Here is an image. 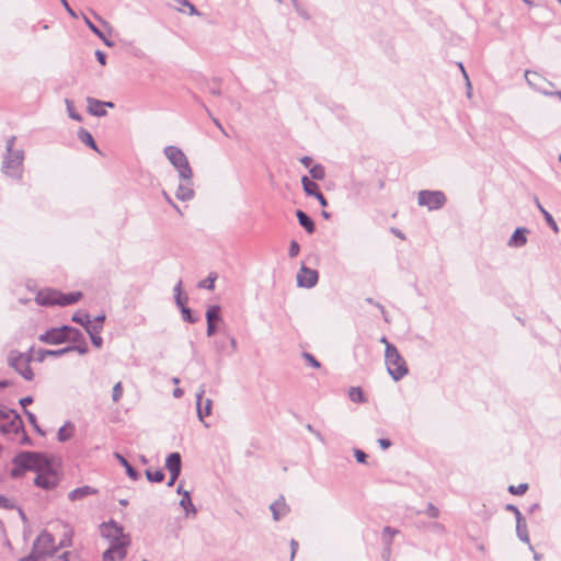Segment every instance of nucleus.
Returning a JSON list of instances; mask_svg holds the SVG:
<instances>
[{"mask_svg":"<svg viewBox=\"0 0 561 561\" xmlns=\"http://www.w3.org/2000/svg\"><path fill=\"white\" fill-rule=\"evenodd\" d=\"M73 425L68 422L58 430L57 437L59 442H67L72 436Z\"/></svg>","mask_w":561,"mask_h":561,"instance_id":"f704fd0d","label":"nucleus"},{"mask_svg":"<svg viewBox=\"0 0 561 561\" xmlns=\"http://www.w3.org/2000/svg\"><path fill=\"white\" fill-rule=\"evenodd\" d=\"M33 547L34 551L43 557L51 556L57 550L54 536L47 533L46 530L42 531L37 536L33 543Z\"/></svg>","mask_w":561,"mask_h":561,"instance_id":"6e6552de","label":"nucleus"},{"mask_svg":"<svg viewBox=\"0 0 561 561\" xmlns=\"http://www.w3.org/2000/svg\"><path fill=\"white\" fill-rule=\"evenodd\" d=\"M43 559H44V557L41 554H37L33 549L28 556H26L22 559V561H43Z\"/></svg>","mask_w":561,"mask_h":561,"instance_id":"4d7b16f0","label":"nucleus"},{"mask_svg":"<svg viewBox=\"0 0 561 561\" xmlns=\"http://www.w3.org/2000/svg\"><path fill=\"white\" fill-rule=\"evenodd\" d=\"M10 476L20 479L26 471L36 472L34 484L46 491L56 488L60 481L50 459L38 451H20L12 459Z\"/></svg>","mask_w":561,"mask_h":561,"instance_id":"f257e3e1","label":"nucleus"},{"mask_svg":"<svg viewBox=\"0 0 561 561\" xmlns=\"http://www.w3.org/2000/svg\"><path fill=\"white\" fill-rule=\"evenodd\" d=\"M318 279V272L305 265L301 266L297 274V284L299 287L312 288L317 285Z\"/></svg>","mask_w":561,"mask_h":561,"instance_id":"9d476101","label":"nucleus"},{"mask_svg":"<svg viewBox=\"0 0 561 561\" xmlns=\"http://www.w3.org/2000/svg\"><path fill=\"white\" fill-rule=\"evenodd\" d=\"M425 514L431 518H437L439 516V510L434 504L428 503Z\"/></svg>","mask_w":561,"mask_h":561,"instance_id":"603ef678","label":"nucleus"},{"mask_svg":"<svg viewBox=\"0 0 561 561\" xmlns=\"http://www.w3.org/2000/svg\"><path fill=\"white\" fill-rule=\"evenodd\" d=\"M85 332L90 335L92 344L100 348L103 345V339L100 335L102 332L101 324H91L88 325Z\"/></svg>","mask_w":561,"mask_h":561,"instance_id":"393cba45","label":"nucleus"},{"mask_svg":"<svg viewBox=\"0 0 561 561\" xmlns=\"http://www.w3.org/2000/svg\"><path fill=\"white\" fill-rule=\"evenodd\" d=\"M114 457L125 468L126 474L133 481H137L140 478L139 472L128 462V460L123 455H121L119 453H115Z\"/></svg>","mask_w":561,"mask_h":561,"instance_id":"a878e982","label":"nucleus"},{"mask_svg":"<svg viewBox=\"0 0 561 561\" xmlns=\"http://www.w3.org/2000/svg\"><path fill=\"white\" fill-rule=\"evenodd\" d=\"M65 103H66V106H67V112H68L69 117L75 119V121H77V122H81L82 121V116L78 112H76L75 106H73V102L71 100L66 99Z\"/></svg>","mask_w":561,"mask_h":561,"instance_id":"a19ab883","label":"nucleus"},{"mask_svg":"<svg viewBox=\"0 0 561 561\" xmlns=\"http://www.w3.org/2000/svg\"><path fill=\"white\" fill-rule=\"evenodd\" d=\"M16 506H15V503L14 501L5 497L4 495H1L0 494V508H4V510H14Z\"/></svg>","mask_w":561,"mask_h":561,"instance_id":"09e8293b","label":"nucleus"},{"mask_svg":"<svg viewBox=\"0 0 561 561\" xmlns=\"http://www.w3.org/2000/svg\"><path fill=\"white\" fill-rule=\"evenodd\" d=\"M84 22L87 26L90 28V31L95 34L99 38H103V32L94 24L92 23L89 18L83 15Z\"/></svg>","mask_w":561,"mask_h":561,"instance_id":"de8ad7c7","label":"nucleus"},{"mask_svg":"<svg viewBox=\"0 0 561 561\" xmlns=\"http://www.w3.org/2000/svg\"><path fill=\"white\" fill-rule=\"evenodd\" d=\"M528 229L525 227H518L511 236L507 244L513 248H520L527 243Z\"/></svg>","mask_w":561,"mask_h":561,"instance_id":"6ab92c4d","label":"nucleus"},{"mask_svg":"<svg viewBox=\"0 0 561 561\" xmlns=\"http://www.w3.org/2000/svg\"><path fill=\"white\" fill-rule=\"evenodd\" d=\"M165 157L170 163L179 172L181 180H191L193 178V171L185 153L175 146H167L163 150Z\"/></svg>","mask_w":561,"mask_h":561,"instance_id":"39448f33","label":"nucleus"},{"mask_svg":"<svg viewBox=\"0 0 561 561\" xmlns=\"http://www.w3.org/2000/svg\"><path fill=\"white\" fill-rule=\"evenodd\" d=\"M205 385L199 387L196 393V409L198 419L204 422V417L211 414L213 400L209 398L204 399Z\"/></svg>","mask_w":561,"mask_h":561,"instance_id":"9b49d317","label":"nucleus"},{"mask_svg":"<svg viewBox=\"0 0 561 561\" xmlns=\"http://www.w3.org/2000/svg\"><path fill=\"white\" fill-rule=\"evenodd\" d=\"M15 136L7 139L5 154L3 156L1 171L4 175L21 180L23 176L24 150L14 149Z\"/></svg>","mask_w":561,"mask_h":561,"instance_id":"f03ea898","label":"nucleus"},{"mask_svg":"<svg viewBox=\"0 0 561 561\" xmlns=\"http://www.w3.org/2000/svg\"><path fill=\"white\" fill-rule=\"evenodd\" d=\"M182 182L179 184L175 196L178 199L187 202L194 197L193 183L191 180H181Z\"/></svg>","mask_w":561,"mask_h":561,"instance_id":"f3484780","label":"nucleus"},{"mask_svg":"<svg viewBox=\"0 0 561 561\" xmlns=\"http://www.w3.org/2000/svg\"><path fill=\"white\" fill-rule=\"evenodd\" d=\"M313 197H316L318 199L319 204L322 207H327L328 206V201L324 197V195L321 193V191L317 192V194Z\"/></svg>","mask_w":561,"mask_h":561,"instance_id":"69168bd1","label":"nucleus"},{"mask_svg":"<svg viewBox=\"0 0 561 561\" xmlns=\"http://www.w3.org/2000/svg\"><path fill=\"white\" fill-rule=\"evenodd\" d=\"M20 434H22V437H21V440H20L21 445H31L32 444V440L27 436V434H26L24 428H23V431H20Z\"/></svg>","mask_w":561,"mask_h":561,"instance_id":"338daca9","label":"nucleus"},{"mask_svg":"<svg viewBox=\"0 0 561 561\" xmlns=\"http://www.w3.org/2000/svg\"><path fill=\"white\" fill-rule=\"evenodd\" d=\"M98 493V490L90 486V485H83V486H80V488H77L75 490H72L69 494H68V497L70 501H78V500H81L88 495H92V494H95Z\"/></svg>","mask_w":561,"mask_h":561,"instance_id":"b1692460","label":"nucleus"},{"mask_svg":"<svg viewBox=\"0 0 561 561\" xmlns=\"http://www.w3.org/2000/svg\"><path fill=\"white\" fill-rule=\"evenodd\" d=\"M71 320L82 325L84 330L88 328V325L92 324L89 313L82 310L75 312Z\"/></svg>","mask_w":561,"mask_h":561,"instance_id":"2f4dec72","label":"nucleus"},{"mask_svg":"<svg viewBox=\"0 0 561 561\" xmlns=\"http://www.w3.org/2000/svg\"><path fill=\"white\" fill-rule=\"evenodd\" d=\"M295 10L298 13V15L301 16L302 19H305V20H309L310 19V14L301 5L297 7Z\"/></svg>","mask_w":561,"mask_h":561,"instance_id":"0e129e2a","label":"nucleus"},{"mask_svg":"<svg viewBox=\"0 0 561 561\" xmlns=\"http://www.w3.org/2000/svg\"><path fill=\"white\" fill-rule=\"evenodd\" d=\"M446 202V195L442 191L423 190L417 195V204L427 207L428 210H438L444 207Z\"/></svg>","mask_w":561,"mask_h":561,"instance_id":"0eeeda50","label":"nucleus"},{"mask_svg":"<svg viewBox=\"0 0 561 561\" xmlns=\"http://www.w3.org/2000/svg\"><path fill=\"white\" fill-rule=\"evenodd\" d=\"M181 313L183 320L188 323H195L198 321V318L193 314L192 310L188 307H183V309H181Z\"/></svg>","mask_w":561,"mask_h":561,"instance_id":"79ce46f5","label":"nucleus"},{"mask_svg":"<svg viewBox=\"0 0 561 561\" xmlns=\"http://www.w3.org/2000/svg\"><path fill=\"white\" fill-rule=\"evenodd\" d=\"M302 357L306 359L308 365H310L311 367H313V368H320L321 367L320 362L312 354H310L308 352H304L302 353Z\"/></svg>","mask_w":561,"mask_h":561,"instance_id":"49530a36","label":"nucleus"},{"mask_svg":"<svg viewBox=\"0 0 561 561\" xmlns=\"http://www.w3.org/2000/svg\"><path fill=\"white\" fill-rule=\"evenodd\" d=\"M67 329L69 330L67 331V342L77 343L80 341V339L84 337V335L79 329L73 328L71 325H68Z\"/></svg>","mask_w":561,"mask_h":561,"instance_id":"58836bf2","label":"nucleus"},{"mask_svg":"<svg viewBox=\"0 0 561 561\" xmlns=\"http://www.w3.org/2000/svg\"><path fill=\"white\" fill-rule=\"evenodd\" d=\"M67 353H70V348H59V350H45L39 348L36 352L34 351L35 360L42 363L45 360L46 357H59Z\"/></svg>","mask_w":561,"mask_h":561,"instance_id":"aec40b11","label":"nucleus"},{"mask_svg":"<svg viewBox=\"0 0 561 561\" xmlns=\"http://www.w3.org/2000/svg\"><path fill=\"white\" fill-rule=\"evenodd\" d=\"M301 184L304 192L308 196H314L317 192L320 191L318 184L314 181L310 180L307 175H304L301 178Z\"/></svg>","mask_w":561,"mask_h":561,"instance_id":"c756f323","label":"nucleus"},{"mask_svg":"<svg viewBox=\"0 0 561 561\" xmlns=\"http://www.w3.org/2000/svg\"><path fill=\"white\" fill-rule=\"evenodd\" d=\"M505 510L512 512L515 515V519H518L519 517H524L522 515L520 511L518 510V507L513 504H507Z\"/></svg>","mask_w":561,"mask_h":561,"instance_id":"bf43d9fd","label":"nucleus"},{"mask_svg":"<svg viewBox=\"0 0 561 561\" xmlns=\"http://www.w3.org/2000/svg\"><path fill=\"white\" fill-rule=\"evenodd\" d=\"M528 490L527 483H520L518 485H510L508 492L513 495H523Z\"/></svg>","mask_w":561,"mask_h":561,"instance_id":"37998d69","label":"nucleus"},{"mask_svg":"<svg viewBox=\"0 0 561 561\" xmlns=\"http://www.w3.org/2000/svg\"><path fill=\"white\" fill-rule=\"evenodd\" d=\"M538 91L547 96H557L560 101H561V91H547V90H541V89H538Z\"/></svg>","mask_w":561,"mask_h":561,"instance_id":"774afa93","label":"nucleus"},{"mask_svg":"<svg viewBox=\"0 0 561 561\" xmlns=\"http://www.w3.org/2000/svg\"><path fill=\"white\" fill-rule=\"evenodd\" d=\"M8 422L0 425V432L2 434H14L19 435L20 431H23V421L21 419V415L19 413H14V415L7 420Z\"/></svg>","mask_w":561,"mask_h":561,"instance_id":"4468645a","label":"nucleus"},{"mask_svg":"<svg viewBox=\"0 0 561 561\" xmlns=\"http://www.w3.org/2000/svg\"><path fill=\"white\" fill-rule=\"evenodd\" d=\"M176 493L182 495V499L180 501V506L183 507L186 516H188L191 514L196 515L197 510L195 508V506L192 502L191 493H190V491L183 490L182 483L179 484V486L176 489Z\"/></svg>","mask_w":561,"mask_h":561,"instance_id":"dca6fc26","label":"nucleus"},{"mask_svg":"<svg viewBox=\"0 0 561 561\" xmlns=\"http://www.w3.org/2000/svg\"><path fill=\"white\" fill-rule=\"evenodd\" d=\"M32 360H35L33 347H31L27 353L12 350L8 355V365L27 381L34 379V373L30 366Z\"/></svg>","mask_w":561,"mask_h":561,"instance_id":"7ed1b4c3","label":"nucleus"},{"mask_svg":"<svg viewBox=\"0 0 561 561\" xmlns=\"http://www.w3.org/2000/svg\"><path fill=\"white\" fill-rule=\"evenodd\" d=\"M95 57H96V60L102 65L104 66L106 64V54L102 50H96L95 51Z\"/></svg>","mask_w":561,"mask_h":561,"instance_id":"e2e57ef3","label":"nucleus"},{"mask_svg":"<svg viewBox=\"0 0 561 561\" xmlns=\"http://www.w3.org/2000/svg\"><path fill=\"white\" fill-rule=\"evenodd\" d=\"M67 324L61 325L59 328H50L38 336V340L43 343L57 345L61 343H67V334L69 331L67 329Z\"/></svg>","mask_w":561,"mask_h":561,"instance_id":"1a4fd4ad","label":"nucleus"},{"mask_svg":"<svg viewBox=\"0 0 561 561\" xmlns=\"http://www.w3.org/2000/svg\"><path fill=\"white\" fill-rule=\"evenodd\" d=\"M87 104H88L87 110H88L89 114H91L92 116L104 117L107 115L106 110L102 108V103L100 100L92 98V96H88Z\"/></svg>","mask_w":561,"mask_h":561,"instance_id":"4be33fe9","label":"nucleus"},{"mask_svg":"<svg viewBox=\"0 0 561 561\" xmlns=\"http://www.w3.org/2000/svg\"><path fill=\"white\" fill-rule=\"evenodd\" d=\"M59 1L62 4V7L65 8V10L68 12L69 15H71L72 18H77L76 12L72 10V8L70 7V4L67 0H59Z\"/></svg>","mask_w":561,"mask_h":561,"instance_id":"680f3d73","label":"nucleus"},{"mask_svg":"<svg viewBox=\"0 0 561 561\" xmlns=\"http://www.w3.org/2000/svg\"><path fill=\"white\" fill-rule=\"evenodd\" d=\"M165 468L170 472V476L181 474L182 469V457L180 453H171L165 459Z\"/></svg>","mask_w":561,"mask_h":561,"instance_id":"a211bd4d","label":"nucleus"},{"mask_svg":"<svg viewBox=\"0 0 561 561\" xmlns=\"http://www.w3.org/2000/svg\"><path fill=\"white\" fill-rule=\"evenodd\" d=\"M217 278V274L216 273H210L206 279H203L202 282L198 283V287L199 288H206V289H214L215 287V280Z\"/></svg>","mask_w":561,"mask_h":561,"instance_id":"ea45409f","label":"nucleus"},{"mask_svg":"<svg viewBox=\"0 0 561 561\" xmlns=\"http://www.w3.org/2000/svg\"><path fill=\"white\" fill-rule=\"evenodd\" d=\"M108 548L103 552V561H122L127 554V547L130 545L128 535L107 539Z\"/></svg>","mask_w":561,"mask_h":561,"instance_id":"423d86ee","label":"nucleus"},{"mask_svg":"<svg viewBox=\"0 0 561 561\" xmlns=\"http://www.w3.org/2000/svg\"><path fill=\"white\" fill-rule=\"evenodd\" d=\"M396 534H398V530L393 529L389 526H386L382 530V541H383L385 546L387 547L386 551H388V553H390V546L392 543V539Z\"/></svg>","mask_w":561,"mask_h":561,"instance_id":"473e14b6","label":"nucleus"},{"mask_svg":"<svg viewBox=\"0 0 561 561\" xmlns=\"http://www.w3.org/2000/svg\"><path fill=\"white\" fill-rule=\"evenodd\" d=\"M350 400L356 403H364L366 402V397L359 387H351L348 391Z\"/></svg>","mask_w":561,"mask_h":561,"instance_id":"72a5a7b5","label":"nucleus"},{"mask_svg":"<svg viewBox=\"0 0 561 561\" xmlns=\"http://www.w3.org/2000/svg\"><path fill=\"white\" fill-rule=\"evenodd\" d=\"M207 322V336H213L216 334L217 332V323L218 322H211V321H206Z\"/></svg>","mask_w":561,"mask_h":561,"instance_id":"13d9d810","label":"nucleus"},{"mask_svg":"<svg viewBox=\"0 0 561 561\" xmlns=\"http://www.w3.org/2000/svg\"><path fill=\"white\" fill-rule=\"evenodd\" d=\"M59 297L60 290L46 288L37 293L35 301L45 307L59 306Z\"/></svg>","mask_w":561,"mask_h":561,"instance_id":"f8f14e48","label":"nucleus"},{"mask_svg":"<svg viewBox=\"0 0 561 561\" xmlns=\"http://www.w3.org/2000/svg\"><path fill=\"white\" fill-rule=\"evenodd\" d=\"M534 201H535V204L537 206V208L539 209V211L542 214L547 225L554 231V232H558L559 231V227L556 222V220L553 219V217L551 216V214L540 204L538 197H534Z\"/></svg>","mask_w":561,"mask_h":561,"instance_id":"cd10ccee","label":"nucleus"},{"mask_svg":"<svg viewBox=\"0 0 561 561\" xmlns=\"http://www.w3.org/2000/svg\"><path fill=\"white\" fill-rule=\"evenodd\" d=\"M296 217L299 225L306 230L307 233L311 234L316 231V224L313 219L304 210H296Z\"/></svg>","mask_w":561,"mask_h":561,"instance_id":"412c9836","label":"nucleus"},{"mask_svg":"<svg viewBox=\"0 0 561 561\" xmlns=\"http://www.w3.org/2000/svg\"><path fill=\"white\" fill-rule=\"evenodd\" d=\"M516 534L519 540L527 543L529 546V549L534 551V548L529 540L527 524L524 517H519L518 519H516Z\"/></svg>","mask_w":561,"mask_h":561,"instance_id":"5701e85b","label":"nucleus"},{"mask_svg":"<svg viewBox=\"0 0 561 561\" xmlns=\"http://www.w3.org/2000/svg\"><path fill=\"white\" fill-rule=\"evenodd\" d=\"M101 535L104 539H113L118 536L126 535L124 533V528L116 523L115 520L111 519L107 523H102L100 526Z\"/></svg>","mask_w":561,"mask_h":561,"instance_id":"ddd939ff","label":"nucleus"},{"mask_svg":"<svg viewBox=\"0 0 561 561\" xmlns=\"http://www.w3.org/2000/svg\"><path fill=\"white\" fill-rule=\"evenodd\" d=\"M203 107L205 108V111L207 112L208 116L211 118V121L214 122V124L216 125V127L225 135L228 137V134L226 133L225 128L222 127L221 123L219 122L218 118L214 117L211 112L205 106L203 105Z\"/></svg>","mask_w":561,"mask_h":561,"instance_id":"864d4df0","label":"nucleus"},{"mask_svg":"<svg viewBox=\"0 0 561 561\" xmlns=\"http://www.w3.org/2000/svg\"><path fill=\"white\" fill-rule=\"evenodd\" d=\"M14 413H18V412L12 409L2 408V409H0V419L9 420L14 415Z\"/></svg>","mask_w":561,"mask_h":561,"instance_id":"5fc2aeb1","label":"nucleus"},{"mask_svg":"<svg viewBox=\"0 0 561 561\" xmlns=\"http://www.w3.org/2000/svg\"><path fill=\"white\" fill-rule=\"evenodd\" d=\"M354 456L359 463H366L367 460V454L363 451L362 449H355Z\"/></svg>","mask_w":561,"mask_h":561,"instance_id":"6e6d98bb","label":"nucleus"},{"mask_svg":"<svg viewBox=\"0 0 561 561\" xmlns=\"http://www.w3.org/2000/svg\"><path fill=\"white\" fill-rule=\"evenodd\" d=\"M65 348H70V352L76 351L80 355H84L89 352V346L85 341V337L80 339V341L75 343V345L66 346Z\"/></svg>","mask_w":561,"mask_h":561,"instance_id":"e433bc0d","label":"nucleus"},{"mask_svg":"<svg viewBox=\"0 0 561 561\" xmlns=\"http://www.w3.org/2000/svg\"><path fill=\"white\" fill-rule=\"evenodd\" d=\"M81 298H82L81 291H71L68 294H64L60 291L59 306L66 307V306L75 305Z\"/></svg>","mask_w":561,"mask_h":561,"instance_id":"bb28decb","label":"nucleus"},{"mask_svg":"<svg viewBox=\"0 0 561 561\" xmlns=\"http://www.w3.org/2000/svg\"><path fill=\"white\" fill-rule=\"evenodd\" d=\"M270 510L275 522H278L290 512V508L286 504L284 496H279L275 502H273L270 505Z\"/></svg>","mask_w":561,"mask_h":561,"instance_id":"2eb2a0df","label":"nucleus"},{"mask_svg":"<svg viewBox=\"0 0 561 561\" xmlns=\"http://www.w3.org/2000/svg\"><path fill=\"white\" fill-rule=\"evenodd\" d=\"M300 245L296 240H291L289 243L288 255L289 257H296L299 254Z\"/></svg>","mask_w":561,"mask_h":561,"instance_id":"3c124183","label":"nucleus"},{"mask_svg":"<svg viewBox=\"0 0 561 561\" xmlns=\"http://www.w3.org/2000/svg\"><path fill=\"white\" fill-rule=\"evenodd\" d=\"M25 415H26V417H27L28 422L33 425L34 430H35L38 434H41L42 436H44V435H45V433H44V431L38 426L35 414H34V413H32V412H31V411H28V410H25Z\"/></svg>","mask_w":561,"mask_h":561,"instance_id":"c03bdc74","label":"nucleus"},{"mask_svg":"<svg viewBox=\"0 0 561 561\" xmlns=\"http://www.w3.org/2000/svg\"><path fill=\"white\" fill-rule=\"evenodd\" d=\"M525 78L528 82L529 85H531L533 88H535L536 90H538L539 88L537 87L536 84V79H540L539 75L537 72H530V71H526L525 73Z\"/></svg>","mask_w":561,"mask_h":561,"instance_id":"8fccbe9b","label":"nucleus"},{"mask_svg":"<svg viewBox=\"0 0 561 561\" xmlns=\"http://www.w3.org/2000/svg\"><path fill=\"white\" fill-rule=\"evenodd\" d=\"M123 397V386H122V382L118 381L114 385L113 387V390H112V400L114 402H118Z\"/></svg>","mask_w":561,"mask_h":561,"instance_id":"a18cd8bd","label":"nucleus"},{"mask_svg":"<svg viewBox=\"0 0 561 561\" xmlns=\"http://www.w3.org/2000/svg\"><path fill=\"white\" fill-rule=\"evenodd\" d=\"M146 478L149 482H162L164 480V472L161 469H157L156 471H151L150 469H147L145 471Z\"/></svg>","mask_w":561,"mask_h":561,"instance_id":"c9c22d12","label":"nucleus"},{"mask_svg":"<svg viewBox=\"0 0 561 561\" xmlns=\"http://www.w3.org/2000/svg\"><path fill=\"white\" fill-rule=\"evenodd\" d=\"M385 363L388 374L394 381H399L409 373L405 359L393 344H388L387 350H385Z\"/></svg>","mask_w":561,"mask_h":561,"instance_id":"20e7f679","label":"nucleus"},{"mask_svg":"<svg viewBox=\"0 0 561 561\" xmlns=\"http://www.w3.org/2000/svg\"><path fill=\"white\" fill-rule=\"evenodd\" d=\"M220 311H221V308L219 305L209 306L205 313L206 321L221 322L222 318H221Z\"/></svg>","mask_w":561,"mask_h":561,"instance_id":"7c9ffc66","label":"nucleus"},{"mask_svg":"<svg viewBox=\"0 0 561 561\" xmlns=\"http://www.w3.org/2000/svg\"><path fill=\"white\" fill-rule=\"evenodd\" d=\"M309 173L313 180L321 181L325 178V170L322 164H314L310 168Z\"/></svg>","mask_w":561,"mask_h":561,"instance_id":"4c0bfd02","label":"nucleus"},{"mask_svg":"<svg viewBox=\"0 0 561 561\" xmlns=\"http://www.w3.org/2000/svg\"><path fill=\"white\" fill-rule=\"evenodd\" d=\"M78 138H79V140L81 142H83L89 148H91V149H93L95 151H99L98 145H96L93 136L85 128H82V127L79 128V130H78Z\"/></svg>","mask_w":561,"mask_h":561,"instance_id":"c85d7f7f","label":"nucleus"},{"mask_svg":"<svg viewBox=\"0 0 561 561\" xmlns=\"http://www.w3.org/2000/svg\"><path fill=\"white\" fill-rule=\"evenodd\" d=\"M174 298H175V304L180 308V310L183 309V307H186L185 302L188 299L187 296L181 295V296H174Z\"/></svg>","mask_w":561,"mask_h":561,"instance_id":"052dcab7","label":"nucleus"}]
</instances>
